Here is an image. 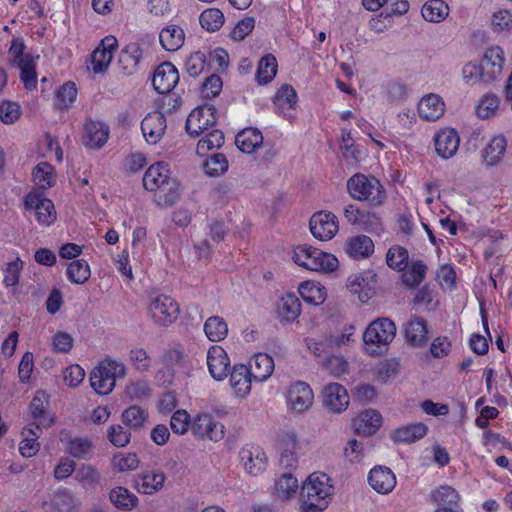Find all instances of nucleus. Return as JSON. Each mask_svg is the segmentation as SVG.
Segmentation results:
<instances>
[{"instance_id":"obj_49","label":"nucleus","mask_w":512,"mask_h":512,"mask_svg":"<svg viewBox=\"0 0 512 512\" xmlns=\"http://www.w3.org/2000/svg\"><path fill=\"white\" fill-rule=\"evenodd\" d=\"M204 332L210 341L220 342L228 334V325L222 317L210 316L204 323Z\"/></svg>"},{"instance_id":"obj_38","label":"nucleus","mask_w":512,"mask_h":512,"mask_svg":"<svg viewBox=\"0 0 512 512\" xmlns=\"http://www.w3.org/2000/svg\"><path fill=\"white\" fill-rule=\"evenodd\" d=\"M507 141L503 135L494 136L481 152L483 162L487 166L499 164L506 151Z\"/></svg>"},{"instance_id":"obj_58","label":"nucleus","mask_w":512,"mask_h":512,"mask_svg":"<svg viewBox=\"0 0 512 512\" xmlns=\"http://www.w3.org/2000/svg\"><path fill=\"white\" fill-rule=\"evenodd\" d=\"M463 80L468 85H474L480 82L491 83L490 79H486L485 71L482 69V63H467L462 69Z\"/></svg>"},{"instance_id":"obj_63","label":"nucleus","mask_w":512,"mask_h":512,"mask_svg":"<svg viewBox=\"0 0 512 512\" xmlns=\"http://www.w3.org/2000/svg\"><path fill=\"white\" fill-rule=\"evenodd\" d=\"M23 269V262L19 257H17L14 261L7 263L5 269L3 270V284L6 287H15L19 283L20 273Z\"/></svg>"},{"instance_id":"obj_55","label":"nucleus","mask_w":512,"mask_h":512,"mask_svg":"<svg viewBox=\"0 0 512 512\" xmlns=\"http://www.w3.org/2000/svg\"><path fill=\"white\" fill-rule=\"evenodd\" d=\"M408 251L402 246H393L389 248L386 254L387 265L398 272L403 271L408 263Z\"/></svg>"},{"instance_id":"obj_5","label":"nucleus","mask_w":512,"mask_h":512,"mask_svg":"<svg viewBox=\"0 0 512 512\" xmlns=\"http://www.w3.org/2000/svg\"><path fill=\"white\" fill-rule=\"evenodd\" d=\"M292 258L298 266L315 272H333L339 265L333 254L306 244L296 246Z\"/></svg>"},{"instance_id":"obj_61","label":"nucleus","mask_w":512,"mask_h":512,"mask_svg":"<svg viewBox=\"0 0 512 512\" xmlns=\"http://www.w3.org/2000/svg\"><path fill=\"white\" fill-rule=\"evenodd\" d=\"M191 416L186 410H176L170 419V427L175 434L183 435L191 429Z\"/></svg>"},{"instance_id":"obj_13","label":"nucleus","mask_w":512,"mask_h":512,"mask_svg":"<svg viewBox=\"0 0 512 512\" xmlns=\"http://www.w3.org/2000/svg\"><path fill=\"white\" fill-rule=\"evenodd\" d=\"M240 461L247 473L256 476L267 466V456L264 450L256 444H246L239 452Z\"/></svg>"},{"instance_id":"obj_32","label":"nucleus","mask_w":512,"mask_h":512,"mask_svg":"<svg viewBox=\"0 0 512 512\" xmlns=\"http://www.w3.org/2000/svg\"><path fill=\"white\" fill-rule=\"evenodd\" d=\"M32 180L35 184V188L32 190H38L44 194L46 190L53 187L56 183L55 168L48 162L38 163L32 170Z\"/></svg>"},{"instance_id":"obj_45","label":"nucleus","mask_w":512,"mask_h":512,"mask_svg":"<svg viewBox=\"0 0 512 512\" xmlns=\"http://www.w3.org/2000/svg\"><path fill=\"white\" fill-rule=\"evenodd\" d=\"M421 14L426 21L439 23L449 14V6L443 0H428L421 9Z\"/></svg>"},{"instance_id":"obj_47","label":"nucleus","mask_w":512,"mask_h":512,"mask_svg":"<svg viewBox=\"0 0 512 512\" xmlns=\"http://www.w3.org/2000/svg\"><path fill=\"white\" fill-rule=\"evenodd\" d=\"M77 87L74 82H65L55 94L54 105L58 110H68L72 107L77 98Z\"/></svg>"},{"instance_id":"obj_59","label":"nucleus","mask_w":512,"mask_h":512,"mask_svg":"<svg viewBox=\"0 0 512 512\" xmlns=\"http://www.w3.org/2000/svg\"><path fill=\"white\" fill-rule=\"evenodd\" d=\"M207 65L206 56L203 52L196 51L191 53L185 60V71L191 77H198Z\"/></svg>"},{"instance_id":"obj_46","label":"nucleus","mask_w":512,"mask_h":512,"mask_svg":"<svg viewBox=\"0 0 512 512\" xmlns=\"http://www.w3.org/2000/svg\"><path fill=\"white\" fill-rule=\"evenodd\" d=\"M188 355L185 348L181 343H174L162 356V363L165 367L170 369L183 368L187 364Z\"/></svg>"},{"instance_id":"obj_41","label":"nucleus","mask_w":512,"mask_h":512,"mask_svg":"<svg viewBox=\"0 0 512 512\" xmlns=\"http://www.w3.org/2000/svg\"><path fill=\"white\" fill-rule=\"evenodd\" d=\"M298 489L299 484L296 476L287 472L275 480L274 495L282 501L289 500L296 496Z\"/></svg>"},{"instance_id":"obj_4","label":"nucleus","mask_w":512,"mask_h":512,"mask_svg":"<svg viewBox=\"0 0 512 512\" xmlns=\"http://www.w3.org/2000/svg\"><path fill=\"white\" fill-rule=\"evenodd\" d=\"M396 335V326L388 318H379L371 322L363 334L365 351L371 356H380L388 351Z\"/></svg>"},{"instance_id":"obj_1","label":"nucleus","mask_w":512,"mask_h":512,"mask_svg":"<svg viewBox=\"0 0 512 512\" xmlns=\"http://www.w3.org/2000/svg\"><path fill=\"white\" fill-rule=\"evenodd\" d=\"M334 495L332 479L323 472L311 473L300 491L301 512H323Z\"/></svg>"},{"instance_id":"obj_35","label":"nucleus","mask_w":512,"mask_h":512,"mask_svg":"<svg viewBox=\"0 0 512 512\" xmlns=\"http://www.w3.org/2000/svg\"><path fill=\"white\" fill-rule=\"evenodd\" d=\"M263 143L262 132L255 127H247L237 133L235 144L243 153L250 154L256 151Z\"/></svg>"},{"instance_id":"obj_62","label":"nucleus","mask_w":512,"mask_h":512,"mask_svg":"<svg viewBox=\"0 0 512 512\" xmlns=\"http://www.w3.org/2000/svg\"><path fill=\"white\" fill-rule=\"evenodd\" d=\"M491 24L494 32H511L512 12L507 9H499L493 13Z\"/></svg>"},{"instance_id":"obj_50","label":"nucleus","mask_w":512,"mask_h":512,"mask_svg":"<svg viewBox=\"0 0 512 512\" xmlns=\"http://www.w3.org/2000/svg\"><path fill=\"white\" fill-rule=\"evenodd\" d=\"M203 137L198 141L196 146V152L201 157L206 156L209 150L214 148H220L224 143V134L221 130L211 128L202 134Z\"/></svg>"},{"instance_id":"obj_3","label":"nucleus","mask_w":512,"mask_h":512,"mask_svg":"<svg viewBox=\"0 0 512 512\" xmlns=\"http://www.w3.org/2000/svg\"><path fill=\"white\" fill-rule=\"evenodd\" d=\"M346 187L352 199L366 202L371 207H380L387 200L385 187L371 175L355 173L347 180Z\"/></svg>"},{"instance_id":"obj_2","label":"nucleus","mask_w":512,"mask_h":512,"mask_svg":"<svg viewBox=\"0 0 512 512\" xmlns=\"http://www.w3.org/2000/svg\"><path fill=\"white\" fill-rule=\"evenodd\" d=\"M143 186L147 191L155 192L160 205H173L179 198V184L171 177L168 163L156 162L148 167L143 176Z\"/></svg>"},{"instance_id":"obj_36","label":"nucleus","mask_w":512,"mask_h":512,"mask_svg":"<svg viewBox=\"0 0 512 512\" xmlns=\"http://www.w3.org/2000/svg\"><path fill=\"white\" fill-rule=\"evenodd\" d=\"M427 426L422 422L411 423L396 428L392 433V439L400 443H414L426 436Z\"/></svg>"},{"instance_id":"obj_28","label":"nucleus","mask_w":512,"mask_h":512,"mask_svg":"<svg viewBox=\"0 0 512 512\" xmlns=\"http://www.w3.org/2000/svg\"><path fill=\"white\" fill-rule=\"evenodd\" d=\"M298 101L296 90L289 84H283L277 89L274 97L273 104L279 115L283 117L291 116V110H293Z\"/></svg>"},{"instance_id":"obj_18","label":"nucleus","mask_w":512,"mask_h":512,"mask_svg":"<svg viewBox=\"0 0 512 512\" xmlns=\"http://www.w3.org/2000/svg\"><path fill=\"white\" fill-rule=\"evenodd\" d=\"M167 127L164 114L160 111L148 113L141 122V130L147 143H158Z\"/></svg>"},{"instance_id":"obj_26","label":"nucleus","mask_w":512,"mask_h":512,"mask_svg":"<svg viewBox=\"0 0 512 512\" xmlns=\"http://www.w3.org/2000/svg\"><path fill=\"white\" fill-rule=\"evenodd\" d=\"M417 110L421 119L436 121L444 115L445 103L439 95L430 93L421 98Z\"/></svg>"},{"instance_id":"obj_30","label":"nucleus","mask_w":512,"mask_h":512,"mask_svg":"<svg viewBox=\"0 0 512 512\" xmlns=\"http://www.w3.org/2000/svg\"><path fill=\"white\" fill-rule=\"evenodd\" d=\"M382 424L381 414L373 409L361 412L354 420L353 425L358 435L371 436L377 432Z\"/></svg>"},{"instance_id":"obj_7","label":"nucleus","mask_w":512,"mask_h":512,"mask_svg":"<svg viewBox=\"0 0 512 512\" xmlns=\"http://www.w3.org/2000/svg\"><path fill=\"white\" fill-rule=\"evenodd\" d=\"M147 315L156 326L166 328L179 318L180 306L173 297L157 294L150 298Z\"/></svg>"},{"instance_id":"obj_60","label":"nucleus","mask_w":512,"mask_h":512,"mask_svg":"<svg viewBox=\"0 0 512 512\" xmlns=\"http://www.w3.org/2000/svg\"><path fill=\"white\" fill-rule=\"evenodd\" d=\"M139 458L136 453H117L113 456V467L120 472L135 470L139 466Z\"/></svg>"},{"instance_id":"obj_14","label":"nucleus","mask_w":512,"mask_h":512,"mask_svg":"<svg viewBox=\"0 0 512 512\" xmlns=\"http://www.w3.org/2000/svg\"><path fill=\"white\" fill-rule=\"evenodd\" d=\"M118 47V40L113 35L103 38L91 54V66L94 73H103L109 67L113 54Z\"/></svg>"},{"instance_id":"obj_56","label":"nucleus","mask_w":512,"mask_h":512,"mask_svg":"<svg viewBox=\"0 0 512 512\" xmlns=\"http://www.w3.org/2000/svg\"><path fill=\"white\" fill-rule=\"evenodd\" d=\"M22 115L21 106L16 101L2 100L0 102V121L10 125L17 122Z\"/></svg>"},{"instance_id":"obj_54","label":"nucleus","mask_w":512,"mask_h":512,"mask_svg":"<svg viewBox=\"0 0 512 512\" xmlns=\"http://www.w3.org/2000/svg\"><path fill=\"white\" fill-rule=\"evenodd\" d=\"M20 70V80L23 86L28 91H33L37 88V71L36 62L34 58L27 59L24 62L16 65Z\"/></svg>"},{"instance_id":"obj_11","label":"nucleus","mask_w":512,"mask_h":512,"mask_svg":"<svg viewBox=\"0 0 512 512\" xmlns=\"http://www.w3.org/2000/svg\"><path fill=\"white\" fill-rule=\"evenodd\" d=\"M312 235L320 241L331 240L339 230V222L336 215L330 211H318L312 215L309 221Z\"/></svg>"},{"instance_id":"obj_33","label":"nucleus","mask_w":512,"mask_h":512,"mask_svg":"<svg viewBox=\"0 0 512 512\" xmlns=\"http://www.w3.org/2000/svg\"><path fill=\"white\" fill-rule=\"evenodd\" d=\"M301 313V302L294 293H287L281 297L277 305V314L281 323L294 322Z\"/></svg>"},{"instance_id":"obj_34","label":"nucleus","mask_w":512,"mask_h":512,"mask_svg":"<svg viewBox=\"0 0 512 512\" xmlns=\"http://www.w3.org/2000/svg\"><path fill=\"white\" fill-rule=\"evenodd\" d=\"M41 433L42 428L38 424H30L23 428V439L19 443V452L23 457L30 458L38 453L40 449L38 439Z\"/></svg>"},{"instance_id":"obj_48","label":"nucleus","mask_w":512,"mask_h":512,"mask_svg":"<svg viewBox=\"0 0 512 512\" xmlns=\"http://www.w3.org/2000/svg\"><path fill=\"white\" fill-rule=\"evenodd\" d=\"M67 279L74 284H84L91 276V270L85 259L72 260L66 269Z\"/></svg>"},{"instance_id":"obj_29","label":"nucleus","mask_w":512,"mask_h":512,"mask_svg":"<svg viewBox=\"0 0 512 512\" xmlns=\"http://www.w3.org/2000/svg\"><path fill=\"white\" fill-rule=\"evenodd\" d=\"M230 385L239 397L247 396L254 381L247 365L235 364L230 372Z\"/></svg>"},{"instance_id":"obj_25","label":"nucleus","mask_w":512,"mask_h":512,"mask_svg":"<svg viewBox=\"0 0 512 512\" xmlns=\"http://www.w3.org/2000/svg\"><path fill=\"white\" fill-rule=\"evenodd\" d=\"M344 249L350 258L362 260L374 253L375 246L369 236L361 234L349 237L345 242Z\"/></svg>"},{"instance_id":"obj_17","label":"nucleus","mask_w":512,"mask_h":512,"mask_svg":"<svg viewBox=\"0 0 512 512\" xmlns=\"http://www.w3.org/2000/svg\"><path fill=\"white\" fill-rule=\"evenodd\" d=\"M434 144L437 154L443 159H449L458 151L460 137L456 129L445 127L435 134Z\"/></svg>"},{"instance_id":"obj_42","label":"nucleus","mask_w":512,"mask_h":512,"mask_svg":"<svg viewBox=\"0 0 512 512\" xmlns=\"http://www.w3.org/2000/svg\"><path fill=\"white\" fill-rule=\"evenodd\" d=\"M427 269V265L422 260L412 262L410 266L401 271L402 283L410 289L417 288L424 281Z\"/></svg>"},{"instance_id":"obj_40","label":"nucleus","mask_w":512,"mask_h":512,"mask_svg":"<svg viewBox=\"0 0 512 512\" xmlns=\"http://www.w3.org/2000/svg\"><path fill=\"white\" fill-rule=\"evenodd\" d=\"M277 71V58L273 54L267 53L262 56L258 62L255 79L258 84L266 85L272 82L277 74Z\"/></svg>"},{"instance_id":"obj_43","label":"nucleus","mask_w":512,"mask_h":512,"mask_svg":"<svg viewBox=\"0 0 512 512\" xmlns=\"http://www.w3.org/2000/svg\"><path fill=\"white\" fill-rule=\"evenodd\" d=\"M302 299L312 305H321L326 299V289L319 282L305 281L299 286Z\"/></svg>"},{"instance_id":"obj_64","label":"nucleus","mask_w":512,"mask_h":512,"mask_svg":"<svg viewBox=\"0 0 512 512\" xmlns=\"http://www.w3.org/2000/svg\"><path fill=\"white\" fill-rule=\"evenodd\" d=\"M74 346V339L71 334L57 331L51 339V349L54 353H69Z\"/></svg>"},{"instance_id":"obj_24","label":"nucleus","mask_w":512,"mask_h":512,"mask_svg":"<svg viewBox=\"0 0 512 512\" xmlns=\"http://www.w3.org/2000/svg\"><path fill=\"white\" fill-rule=\"evenodd\" d=\"M323 404L332 412H341L349 405L346 388L339 383H330L323 389Z\"/></svg>"},{"instance_id":"obj_20","label":"nucleus","mask_w":512,"mask_h":512,"mask_svg":"<svg viewBox=\"0 0 512 512\" xmlns=\"http://www.w3.org/2000/svg\"><path fill=\"white\" fill-rule=\"evenodd\" d=\"M404 336L411 347H424L428 342V323L419 316H411L404 325Z\"/></svg>"},{"instance_id":"obj_27","label":"nucleus","mask_w":512,"mask_h":512,"mask_svg":"<svg viewBox=\"0 0 512 512\" xmlns=\"http://www.w3.org/2000/svg\"><path fill=\"white\" fill-rule=\"evenodd\" d=\"M247 367L254 382H264L272 375L275 364L274 359L269 354L258 352L252 356Z\"/></svg>"},{"instance_id":"obj_23","label":"nucleus","mask_w":512,"mask_h":512,"mask_svg":"<svg viewBox=\"0 0 512 512\" xmlns=\"http://www.w3.org/2000/svg\"><path fill=\"white\" fill-rule=\"evenodd\" d=\"M368 483L379 494H389L396 486V476L393 471L384 466H375L368 474Z\"/></svg>"},{"instance_id":"obj_51","label":"nucleus","mask_w":512,"mask_h":512,"mask_svg":"<svg viewBox=\"0 0 512 512\" xmlns=\"http://www.w3.org/2000/svg\"><path fill=\"white\" fill-rule=\"evenodd\" d=\"M499 106V97L494 93H487L479 99L476 114L480 119H489L497 114Z\"/></svg>"},{"instance_id":"obj_10","label":"nucleus","mask_w":512,"mask_h":512,"mask_svg":"<svg viewBox=\"0 0 512 512\" xmlns=\"http://www.w3.org/2000/svg\"><path fill=\"white\" fill-rule=\"evenodd\" d=\"M191 432L196 439L218 442L225 436L224 425L211 413L197 414L191 423Z\"/></svg>"},{"instance_id":"obj_53","label":"nucleus","mask_w":512,"mask_h":512,"mask_svg":"<svg viewBox=\"0 0 512 512\" xmlns=\"http://www.w3.org/2000/svg\"><path fill=\"white\" fill-rule=\"evenodd\" d=\"M143 52L138 44L132 43L127 45L120 54V63L123 65V68L131 73L134 71L140 60L142 59Z\"/></svg>"},{"instance_id":"obj_57","label":"nucleus","mask_w":512,"mask_h":512,"mask_svg":"<svg viewBox=\"0 0 512 512\" xmlns=\"http://www.w3.org/2000/svg\"><path fill=\"white\" fill-rule=\"evenodd\" d=\"M228 170V160L222 153L212 154L204 163V171L208 176L215 177Z\"/></svg>"},{"instance_id":"obj_16","label":"nucleus","mask_w":512,"mask_h":512,"mask_svg":"<svg viewBox=\"0 0 512 512\" xmlns=\"http://www.w3.org/2000/svg\"><path fill=\"white\" fill-rule=\"evenodd\" d=\"M207 366L210 375L217 381L225 379L230 371V359L219 345H213L207 352Z\"/></svg>"},{"instance_id":"obj_12","label":"nucleus","mask_w":512,"mask_h":512,"mask_svg":"<svg viewBox=\"0 0 512 512\" xmlns=\"http://www.w3.org/2000/svg\"><path fill=\"white\" fill-rule=\"evenodd\" d=\"M313 401V391L306 382L297 381L287 391V404L296 413L308 410L312 406Z\"/></svg>"},{"instance_id":"obj_39","label":"nucleus","mask_w":512,"mask_h":512,"mask_svg":"<svg viewBox=\"0 0 512 512\" xmlns=\"http://www.w3.org/2000/svg\"><path fill=\"white\" fill-rule=\"evenodd\" d=\"M431 499L437 508H459L460 495L450 485H441L431 491Z\"/></svg>"},{"instance_id":"obj_19","label":"nucleus","mask_w":512,"mask_h":512,"mask_svg":"<svg viewBox=\"0 0 512 512\" xmlns=\"http://www.w3.org/2000/svg\"><path fill=\"white\" fill-rule=\"evenodd\" d=\"M49 395L44 390H37L29 405V411L34 424H38L40 428L50 427L54 423V417L49 412Z\"/></svg>"},{"instance_id":"obj_44","label":"nucleus","mask_w":512,"mask_h":512,"mask_svg":"<svg viewBox=\"0 0 512 512\" xmlns=\"http://www.w3.org/2000/svg\"><path fill=\"white\" fill-rule=\"evenodd\" d=\"M109 498L116 508L123 511H130L138 505L137 496L122 486L113 488Z\"/></svg>"},{"instance_id":"obj_6","label":"nucleus","mask_w":512,"mask_h":512,"mask_svg":"<svg viewBox=\"0 0 512 512\" xmlns=\"http://www.w3.org/2000/svg\"><path fill=\"white\" fill-rule=\"evenodd\" d=\"M124 364L106 358L102 360L90 373V385L98 395L110 394L118 378L125 376Z\"/></svg>"},{"instance_id":"obj_37","label":"nucleus","mask_w":512,"mask_h":512,"mask_svg":"<svg viewBox=\"0 0 512 512\" xmlns=\"http://www.w3.org/2000/svg\"><path fill=\"white\" fill-rule=\"evenodd\" d=\"M159 41L163 49L174 52L179 50L185 41L184 30L175 24L164 27L159 33Z\"/></svg>"},{"instance_id":"obj_31","label":"nucleus","mask_w":512,"mask_h":512,"mask_svg":"<svg viewBox=\"0 0 512 512\" xmlns=\"http://www.w3.org/2000/svg\"><path fill=\"white\" fill-rule=\"evenodd\" d=\"M165 479L162 471H145L135 479V487L141 494L152 495L162 489Z\"/></svg>"},{"instance_id":"obj_8","label":"nucleus","mask_w":512,"mask_h":512,"mask_svg":"<svg viewBox=\"0 0 512 512\" xmlns=\"http://www.w3.org/2000/svg\"><path fill=\"white\" fill-rule=\"evenodd\" d=\"M24 208L34 210L35 219L40 226L49 227L56 221L54 203L38 190H31L24 198Z\"/></svg>"},{"instance_id":"obj_9","label":"nucleus","mask_w":512,"mask_h":512,"mask_svg":"<svg viewBox=\"0 0 512 512\" xmlns=\"http://www.w3.org/2000/svg\"><path fill=\"white\" fill-rule=\"evenodd\" d=\"M217 110L213 105L198 106L188 115L185 129L189 136L198 137L215 127Z\"/></svg>"},{"instance_id":"obj_21","label":"nucleus","mask_w":512,"mask_h":512,"mask_svg":"<svg viewBox=\"0 0 512 512\" xmlns=\"http://www.w3.org/2000/svg\"><path fill=\"white\" fill-rule=\"evenodd\" d=\"M482 69L485 71L486 79L491 82L497 80L501 75L505 64L504 51L500 46H491L484 52L481 59Z\"/></svg>"},{"instance_id":"obj_15","label":"nucleus","mask_w":512,"mask_h":512,"mask_svg":"<svg viewBox=\"0 0 512 512\" xmlns=\"http://www.w3.org/2000/svg\"><path fill=\"white\" fill-rule=\"evenodd\" d=\"M179 82V72L171 62L159 64L153 74L152 85L159 94L170 93Z\"/></svg>"},{"instance_id":"obj_52","label":"nucleus","mask_w":512,"mask_h":512,"mask_svg":"<svg viewBox=\"0 0 512 512\" xmlns=\"http://www.w3.org/2000/svg\"><path fill=\"white\" fill-rule=\"evenodd\" d=\"M199 22L203 29L215 32L223 26L225 17L220 9L211 7L201 12Z\"/></svg>"},{"instance_id":"obj_22","label":"nucleus","mask_w":512,"mask_h":512,"mask_svg":"<svg viewBox=\"0 0 512 512\" xmlns=\"http://www.w3.org/2000/svg\"><path fill=\"white\" fill-rule=\"evenodd\" d=\"M110 134L109 126L101 121L88 120L84 125L83 143L90 149L102 148Z\"/></svg>"}]
</instances>
